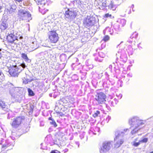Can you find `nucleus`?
Wrapping results in <instances>:
<instances>
[{
  "label": "nucleus",
  "mask_w": 153,
  "mask_h": 153,
  "mask_svg": "<svg viewBox=\"0 0 153 153\" xmlns=\"http://www.w3.org/2000/svg\"><path fill=\"white\" fill-rule=\"evenodd\" d=\"M146 122V120H141L137 116H135L129 119V123L131 127L134 128L131 131L132 134L137 132L140 129V126L144 124Z\"/></svg>",
  "instance_id": "nucleus-1"
},
{
  "label": "nucleus",
  "mask_w": 153,
  "mask_h": 153,
  "mask_svg": "<svg viewBox=\"0 0 153 153\" xmlns=\"http://www.w3.org/2000/svg\"><path fill=\"white\" fill-rule=\"evenodd\" d=\"M13 61L10 62L12 63V65L10 64V66L9 67V63L7 64V67L8 68L10 67V68L9 69V72L10 74L12 76H17L20 72L23 69L25 68L26 66L24 63L21 64L20 65L17 66L16 65H13Z\"/></svg>",
  "instance_id": "nucleus-2"
},
{
  "label": "nucleus",
  "mask_w": 153,
  "mask_h": 153,
  "mask_svg": "<svg viewBox=\"0 0 153 153\" xmlns=\"http://www.w3.org/2000/svg\"><path fill=\"white\" fill-rule=\"evenodd\" d=\"M19 9H20L19 10L18 14L22 20L27 22L32 19L31 14L28 11L25 10L23 8L20 9L19 7Z\"/></svg>",
  "instance_id": "nucleus-3"
},
{
  "label": "nucleus",
  "mask_w": 153,
  "mask_h": 153,
  "mask_svg": "<svg viewBox=\"0 0 153 153\" xmlns=\"http://www.w3.org/2000/svg\"><path fill=\"white\" fill-rule=\"evenodd\" d=\"M7 33V32L6 33V34H7V39L8 42L11 43H17L16 41L18 40L19 39H22L23 38L22 36L17 37L15 35L16 33H14L13 30H11L8 32V33Z\"/></svg>",
  "instance_id": "nucleus-4"
},
{
  "label": "nucleus",
  "mask_w": 153,
  "mask_h": 153,
  "mask_svg": "<svg viewBox=\"0 0 153 153\" xmlns=\"http://www.w3.org/2000/svg\"><path fill=\"white\" fill-rule=\"evenodd\" d=\"M39 5V11L43 14L48 11L47 0H34Z\"/></svg>",
  "instance_id": "nucleus-5"
},
{
  "label": "nucleus",
  "mask_w": 153,
  "mask_h": 153,
  "mask_svg": "<svg viewBox=\"0 0 153 153\" xmlns=\"http://www.w3.org/2000/svg\"><path fill=\"white\" fill-rule=\"evenodd\" d=\"M112 146L113 143L112 141H105L102 143L100 147V152L101 153H106L109 151Z\"/></svg>",
  "instance_id": "nucleus-6"
},
{
  "label": "nucleus",
  "mask_w": 153,
  "mask_h": 153,
  "mask_svg": "<svg viewBox=\"0 0 153 153\" xmlns=\"http://www.w3.org/2000/svg\"><path fill=\"white\" fill-rule=\"evenodd\" d=\"M115 138L114 139L115 142L114 144V147L116 148H118L123 143L124 140L122 138L120 134H119V131H116L115 132Z\"/></svg>",
  "instance_id": "nucleus-7"
},
{
  "label": "nucleus",
  "mask_w": 153,
  "mask_h": 153,
  "mask_svg": "<svg viewBox=\"0 0 153 153\" xmlns=\"http://www.w3.org/2000/svg\"><path fill=\"white\" fill-rule=\"evenodd\" d=\"M16 6L14 4H12L10 7L6 8L4 11V16L12 15L14 13L16 9Z\"/></svg>",
  "instance_id": "nucleus-8"
},
{
  "label": "nucleus",
  "mask_w": 153,
  "mask_h": 153,
  "mask_svg": "<svg viewBox=\"0 0 153 153\" xmlns=\"http://www.w3.org/2000/svg\"><path fill=\"white\" fill-rule=\"evenodd\" d=\"M49 38L51 42L56 43L58 40V34L56 31H51L49 33Z\"/></svg>",
  "instance_id": "nucleus-9"
},
{
  "label": "nucleus",
  "mask_w": 153,
  "mask_h": 153,
  "mask_svg": "<svg viewBox=\"0 0 153 153\" xmlns=\"http://www.w3.org/2000/svg\"><path fill=\"white\" fill-rule=\"evenodd\" d=\"M106 95L103 93L101 92L97 94L95 99L98 103L102 104L105 101Z\"/></svg>",
  "instance_id": "nucleus-10"
},
{
  "label": "nucleus",
  "mask_w": 153,
  "mask_h": 153,
  "mask_svg": "<svg viewBox=\"0 0 153 153\" xmlns=\"http://www.w3.org/2000/svg\"><path fill=\"white\" fill-rule=\"evenodd\" d=\"M77 12L76 11L68 10L66 11L65 16L70 19H74L76 16Z\"/></svg>",
  "instance_id": "nucleus-11"
},
{
  "label": "nucleus",
  "mask_w": 153,
  "mask_h": 153,
  "mask_svg": "<svg viewBox=\"0 0 153 153\" xmlns=\"http://www.w3.org/2000/svg\"><path fill=\"white\" fill-rule=\"evenodd\" d=\"M22 119V117H19L15 118L13 120L11 124V125L14 128H17L21 124Z\"/></svg>",
  "instance_id": "nucleus-12"
},
{
  "label": "nucleus",
  "mask_w": 153,
  "mask_h": 153,
  "mask_svg": "<svg viewBox=\"0 0 153 153\" xmlns=\"http://www.w3.org/2000/svg\"><path fill=\"white\" fill-rule=\"evenodd\" d=\"M8 25L6 20H3L0 25V29L1 30H5L7 27Z\"/></svg>",
  "instance_id": "nucleus-13"
},
{
  "label": "nucleus",
  "mask_w": 153,
  "mask_h": 153,
  "mask_svg": "<svg viewBox=\"0 0 153 153\" xmlns=\"http://www.w3.org/2000/svg\"><path fill=\"white\" fill-rule=\"evenodd\" d=\"M17 92V89L14 88H12L10 91V94L11 95L12 97L13 98H15L16 97Z\"/></svg>",
  "instance_id": "nucleus-14"
},
{
  "label": "nucleus",
  "mask_w": 153,
  "mask_h": 153,
  "mask_svg": "<svg viewBox=\"0 0 153 153\" xmlns=\"http://www.w3.org/2000/svg\"><path fill=\"white\" fill-rule=\"evenodd\" d=\"M34 44V42H33L31 43V45H30V48H27V51L29 52L32 51L34 50H35L36 48L33 46V44Z\"/></svg>",
  "instance_id": "nucleus-15"
},
{
  "label": "nucleus",
  "mask_w": 153,
  "mask_h": 153,
  "mask_svg": "<svg viewBox=\"0 0 153 153\" xmlns=\"http://www.w3.org/2000/svg\"><path fill=\"white\" fill-rule=\"evenodd\" d=\"M21 56L25 60V61L28 62V61L30 60L28 59L27 55L25 53H22L21 54Z\"/></svg>",
  "instance_id": "nucleus-16"
},
{
  "label": "nucleus",
  "mask_w": 153,
  "mask_h": 153,
  "mask_svg": "<svg viewBox=\"0 0 153 153\" xmlns=\"http://www.w3.org/2000/svg\"><path fill=\"white\" fill-rule=\"evenodd\" d=\"M141 143L140 140H139L138 142H132L131 144L132 146L135 147H137Z\"/></svg>",
  "instance_id": "nucleus-17"
},
{
  "label": "nucleus",
  "mask_w": 153,
  "mask_h": 153,
  "mask_svg": "<svg viewBox=\"0 0 153 153\" xmlns=\"http://www.w3.org/2000/svg\"><path fill=\"white\" fill-rule=\"evenodd\" d=\"M86 22L88 26L92 25H93V23L92 22V21L91 19H87L86 21Z\"/></svg>",
  "instance_id": "nucleus-18"
},
{
  "label": "nucleus",
  "mask_w": 153,
  "mask_h": 153,
  "mask_svg": "<svg viewBox=\"0 0 153 153\" xmlns=\"http://www.w3.org/2000/svg\"><path fill=\"white\" fill-rule=\"evenodd\" d=\"M0 106L2 108H6V106L4 102L0 100Z\"/></svg>",
  "instance_id": "nucleus-19"
},
{
  "label": "nucleus",
  "mask_w": 153,
  "mask_h": 153,
  "mask_svg": "<svg viewBox=\"0 0 153 153\" xmlns=\"http://www.w3.org/2000/svg\"><path fill=\"white\" fill-rule=\"evenodd\" d=\"M49 119L50 120H51V121L50 122L51 124L53 125L54 127H56L57 126V125L56 124L55 121L51 119V118H49Z\"/></svg>",
  "instance_id": "nucleus-20"
},
{
  "label": "nucleus",
  "mask_w": 153,
  "mask_h": 153,
  "mask_svg": "<svg viewBox=\"0 0 153 153\" xmlns=\"http://www.w3.org/2000/svg\"><path fill=\"white\" fill-rule=\"evenodd\" d=\"M23 83L25 84H27L28 83V82H30L31 80L28 79H26L25 78H24L23 79Z\"/></svg>",
  "instance_id": "nucleus-21"
},
{
  "label": "nucleus",
  "mask_w": 153,
  "mask_h": 153,
  "mask_svg": "<svg viewBox=\"0 0 153 153\" xmlns=\"http://www.w3.org/2000/svg\"><path fill=\"white\" fill-rule=\"evenodd\" d=\"M110 39V37L108 35H106L104 36L103 40L105 42L109 40Z\"/></svg>",
  "instance_id": "nucleus-22"
},
{
  "label": "nucleus",
  "mask_w": 153,
  "mask_h": 153,
  "mask_svg": "<svg viewBox=\"0 0 153 153\" xmlns=\"http://www.w3.org/2000/svg\"><path fill=\"white\" fill-rule=\"evenodd\" d=\"M110 7L113 10H115L116 7V6L115 5H114L112 3L110 4Z\"/></svg>",
  "instance_id": "nucleus-23"
},
{
  "label": "nucleus",
  "mask_w": 153,
  "mask_h": 153,
  "mask_svg": "<svg viewBox=\"0 0 153 153\" xmlns=\"http://www.w3.org/2000/svg\"><path fill=\"white\" fill-rule=\"evenodd\" d=\"M148 138H145L142 140H140L141 143H146L148 141Z\"/></svg>",
  "instance_id": "nucleus-24"
},
{
  "label": "nucleus",
  "mask_w": 153,
  "mask_h": 153,
  "mask_svg": "<svg viewBox=\"0 0 153 153\" xmlns=\"http://www.w3.org/2000/svg\"><path fill=\"white\" fill-rule=\"evenodd\" d=\"M28 91L29 95H30L31 96H33L34 95V94L32 90H31L29 88V89H28Z\"/></svg>",
  "instance_id": "nucleus-25"
},
{
  "label": "nucleus",
  "mask_w": 153,
  "mask_h": 153,
  "mask_svg": "<svg viewBox=\"0 0 153 153\" xmlns=\"http://www.w3.org/2000/svg\"><path fill=\"white\" fill-rule=\"evenodd\" d=\"M99 114L100 112L98 111H97L96 112L93 114V116L94 117H97Z\"/></svg>",
  "instance_id": "nucleus-26"
},
{
  "label": "nucleus",
  "mask_w": 153,
  "mask_h": 153,
  "mask_svg": "<svg viewBox=\"0 0 153 153\" xmlns=\"http://www.w3.org/2000/svg\"><path fill=\"white\" fill-rule=\"evenodd\" d=\"M51 153H60L59 152V151H52L51 152Z\"/></svg>",
  "instance_id": "nucleus-27"
},
{
  "label": "nucleus",
  "mask_w": 153,
  "mask_h": 153,
  "mask_svg": "<svg viewBox=\"0 0 153 153\" xmlns=\"http://www.w3.org/2000/svg\"><path fill=\"white\" fill-rule=\"evenodd\" d=\"M139 140H138V138L135 139L133 142H138Z\"/></svg>",
  "instance_id": "nucleus-28"
},
{
  "label": "nucleus",
  "mask_w": 153,
  "mask_h": 153,
  "mask_svg": "<svg viewBox=\"0 0 153 153\" xmlns=\"http://www.w3.org/2000/svg\"><path fill=\"white\" fill-rule=\"evenodd\" d=\"M2 7L0 5V13L2 11Z\"/></svg>",
  "instance_id": "nucleus-29"
},
{
  "label": "nucleus",
  "mask_w": 153,
  "mask_h": 153,
  "mask_svg": "<svg viewBox=\"0 0 153 153\" xmlns=\"http://www.w3.org/2000/svg\"><path fill=\"white\" fill-rule=\"evenodd\" d=\"M109 14H106L105 15V16L106 17H108V16Z\"/></svg>",
  "instance_id": "nucleus-30"
},
{
  "label": "nucleus",
  "mask_w": 153,
  "mask_h": 153,
  "mask_svg": "<svg viewBox=\"0 0 153 153\" xmlns=\"http://www.w3.org/2000/svg\"><path fill=\"white\" fill-rule=\"evenodd\" d=\"M2 74L3 75L2 73L0 71V76Z\"/></svg>",
  "instance_id": "nucleus-31"
},
{
  "label": "nucleus",
  "mask_w": 153,
  "mask_h": 153,
  "mask_svg": "<svg viewBox=\"0 0 153 153\" xmlns=\"http://www.w3.org/2000/svg\"><path fill=\"white\" fill-rule=\"evenodd\" d=\"M0 153H5L4 151H2Z\"/></svg>",
  "instance_id": "nucleus-32"
},
{
  "label": "nucleus",
  "mask_w": 153,
  "mask_h": 153,
  "mask_svg": "<svg viewBox=\"0 0 153 153\" xmlns=\"http://www.w3.org/2000/svg\"><path fill=\"white\" fill-rule=\"evenodd\" d=\"M61 138H62V137H59V138H58V139H59V140H61Z\"/></svg>",
  "instance_id": "nucleus-33"
},
{
  "label": "nucleus",
  "mask_w": 153,
  "mask_h": 153,
  "mask_svg": "<svg viewBox=\"0 0 153 153\" xmlns=\"http://www.w3.org/2000/svg\"><path fill=\"white\" fill-rule=\"evenodd\" d=\"M59 114H60V115H61V116L62 115V113H60Z\"/></svg>",
  "instance_id": "nucleus-34"
},
{
  "label": "nucleus",
  "mask_w": 153,
  "mask_h": 153,
  "mask_svg": "<svg viewBox=\"0 0 153 153\" xmlns=\"http://www.w3.org/2000/svg\"><path fill=\"white\" fill-rule=\"evenodd\" d=\"M127 130V129H126V131ZM124 131H126V129H125V130H124Z\"/></svg>",
  "instance_id": "nucleus-35"
},
{
  "label": "nucleus",
  "mask_w": 153,
  "mask_h": 153,
  "mask_svg": "<svg viewBox=\"0 0 153 153\" xmlns=\"http://www.w3.org/2000/svg\"><path fill=\"white\" fill-rule=\"evenodd\" d=\"M150 153H153V152H151Z\"/></svg>",
  "instance_id": "nucleus-36"
},
{
  "label": "nucleus",
  "mask_w": 153,
  "mask_h": 153,
  "mask_svg": "<svg viewBox=\"0 0 153 153\" xmlns=\"http://www.w3.org/2000/svg\"><path fill=\"white\" fill-rule=\"evenodd\" d=\"M60 133H60V132L59 133V134H60Z\"/></svg>",
  "instance_id": "nucleus-37"
},
{
  "label": "nucleus",
  "mask_w": 153,
  "mask_h": 153,
  "mask_svg": "<svg viewBox=\"0 0 153 153\" xmlns=\"http://www.w3.org/2000/svg\"><path fill=\"white\" fill-rule=\"evenodd\" d=\"M121 133H123V132L122 131V132H121Z\"/></svg>",
  "instance_id": "nucleus-38"
}]
</instances>
